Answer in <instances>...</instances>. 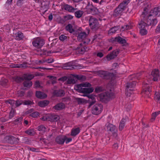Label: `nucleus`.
Masks as SVG:
<instances>
[{
	"instance_id": "nucleus-1",
	"label": "nucleus",
	"mask_w": 160,
	"mask_h": 160,
	"mask_svg": "<svg viewBox=\"0 0 160 160\" xmlns=\"http://www.w3.org/2000/svg\"><path fill=\"white\" fill-rule=\"evenodd\" d=\"M153 16L150 13L148 14V9L147 7L144 8L143 11L141 15V20L145 21L144 22L146 23V27L151 25V20H153Z\"/></svg>"
},
{
	"instance_id": "nucleus-2",
	"label": "nucleus",
	"mask_w": 160,
	"mask_h": 160,
	"mask_svg": "<svg viewBox=\"0 0 160 160\" xmlns=\"http://www.w3.org/2000/svg\"><path fill=\"white\" fill-rule=\"evenodd\" d=\"M113 95L111 90L109 91L101 93L99 95L100 100L102 102L106 103L113 98Z\"/></svg>"
},
{
	"instance_id": "nucleus-3",
	"label": "nucleus",
	"mask_w": 160,
	"mask_h": 160,
	"mask_svg": "<svg viewBox=\"0 0 160 160\" xmlns=\"http://www.w3.org/2000/svg\"><path fill=\"white\" fill-rule=\"evenodd\" d=\"M103 106L101 104H96L92 108V113L93 114L98 115L101 113L103 110Z\"/></svg>"
},
{
	"instance_id": "nucleus-4",
	"label": "nucleus",
	"mask_w": 160,
	"mask_h": 160,
	"mask_svg": "<svg viewBox=\"0 0 160 160\" xmlns=\"http://www.w3.org/2000/svg\"><path fill=\"white\" fill-rule=\"evenodd\" d=\"M44 40L40 38H37L35 39L32 42V44L35 47L38 48H41L44 44Z\"/></svg>"
},
{
	"instance_id": "nucleus-5",
	"label": "nucleus",
	"mask_w": 160,
	"mask_h": 160,
	"mask_svg": "<svg viewBox=\"0 0 160 160\" xmlns=\"http://www.w3.org/2000/svg\"><path fill=\"white\" fill-rule=\"evenodd\" d=\"M4 140L8 143L14 144H17L19 142V139L12 135H9L6 136L5 137Z\"/></svg>"
},
{
	"instance_id": "nucleus-6",
	"label": "nucleus",
	"mask_w": 160,
	"mask_h": 160,
	"mask_svg": "<svg viewBox=\"0 0 160 160\" xmlns=\"http://www.w3.org/2000/svg\"><path fill=\"white\" fill-rule=\"evenodd\" d=\"M88 36V34L85 32H81L78 34L77 36V39L78 41L80 42H82L83 44H88L90 42V40H89L88 42H86L88 39L86 38Z\"/></svg>"
},
{
	"instance_id": "nucleus-7",
	"label": "nucleus",
	"mask_w": 160,
	"mask_h": 160,
	"mask_svg": "<svg viewBox=\"0 0 160 160\" xmlns=\"http://www.w3.org/2000/svg\"><path fill=\"white\" fill-rule=\"evenodd\" d=\"M89 25L92 29H96L99 27L98 20L91 16L89 19Z\"/></svg>"
},
{
	"instance_id": "nucleus-8",
	"label": "nucleus",
	"mask_w": 160,
	"mask_h": 160,
	"mask_svg": "<svg viewBox=\"0 0 160 160\" xmlns=\"http://www.w3.org/2000/svg\"><path fill=\"white\" fill-rule=\"evenodd\" d=\"M142 92L144 93L148 97H149L151 95V88L150 85L145 82H143L142 84Z\"/></svg>"
},
{
	"instance_id": "nucleus-9",
	"label": "nucleus",
	"mask_w": 160,
	"mask_h": 160,
	"mask_svg": "<svg viewBox=\"0 0 160 160\" xmlns=\"http://www.w3.org/2000/svg\"><path fill=\"white\" fill-rule=\"evenodd\" d=\"M110 41L113 43L117 42L119 44H123V45H124V44L127 43V42L125 39L121 38L120 36H118L115 38H112L110 39Z\"/></svg>"
},
{
	"instance_id": "nucleus-10",
	"label": "nucleus",
	"mask_w": 160,
	"mask_h": 160,
	"mask_svg": "<svg viewBox=\"0 0 160 160\" xmlns=\"http://www.w3.org/2000/svg\"><path fill=\"white\" fill-rule=\"evenodd\" d=\"M138 25L140 28V33L141 35H145L147 34V31L146 30L145 28L146 26V23L143 21L141 20L140 22L138 23Z\"/></svg>"
},
{
	"instance_id": "nucleus-11",
	"label": "nucleus",
	"mask_w": 160,
	"mask_h": 160,
	"mask_svg": "<svg viewBox=\"0 0 160 160\" xmlns=\"http://www.w3.org/2000/svg\"><path fill=\"white\" fill-rule=\"evenodd\" d=\"M119 50L116 49L113 51L110 54L107 56V60L109 61L116 58L119 53Z\"/></svg>"
},
{
	"instance_id": "nucleus-12",
	"label": "nucleus",
	"mask_w": 160,
	"mask_h": 160,
	"mask_svg": "<svg viewBox=\"0 0 160 160\" xmlns=\"http://www.w3.org/2000/svg\"><path fill=\"white\" fill-rule=\"evenodd\" d=\"M107 129L108 131L112 132L113 136H117V133L116 132L117 130L115 125L109 123L107 126Z\"/></svg>"
},
{
	"instance_id": "nucleus-13",
	"label": "nucleus",
	"mask_w": 160,
	"mask_h": 160,
	"mask_svg": "<svg viewBox=\"0 0 160 160\" xmlns=\"http://www.w3.org/2000/svg\"><path fill=\"white\" fill-rule=\"evenodd\" d=\"M77 91L82 93H90L93 92L94 89L93 88H81L76 89Z\"/></svg>"
},
{
	"instance_id": "nucleus-14",
	"label": "nucleus",
	"mask_w": 160,
	"mask_h": 160,
	"mask_svg": "<svg viewBox=\"0 0 160 160\" xmlns=\"http://www.w3.org/2000/svg\"><path fill=\"white\" fill-rule=\"evenodd\" d=\"M159 70L158 69H154L152 72L151 75L154 81H157L158 78L160 80V73L159 74Z\"/></svg>"
},
{
	"instance_id": "nucleus-15",
	"label": "nucleus",
	"mask_w": 160,
	"mask_h": 160,
	"mask_svg": "<svg viewBox=\"0 0 160 160\" xmlns=\"http://www.w3.org/2000/svg\"><path fill=\"white\" fill-rule=\"evenodd\" d=\"M66 139V136H58L55 139V142L58 144L62 145Z\"/></svg>"
},
{
	"instance_id": "nucleus-16",
	"label": "nucleus",
	"mask_w": 160,
	"mask_h": 160,
	"mask_svg": "<svg viewBox=\"0 0 160 160\" xmlns=\"http://www.w3.org/2000/svg\"><path fill=\"white\" fill-rule=\"evenodd\" d=\"M83 43H81L78 47L76 49L78 50L79 52L81 54H83L85 52H87L89 50L88 48L83 45Z\"/></svg>"
},
{
	"instance_id": "nucleus-17",
	"label": "nucleus",
	"mask_w": 160,
	"mask_h": 160,
	"mask_svg": "<svg viewBox=\"0 0 160 160\" xmlns=\"http://www.w3.org/2000/svg\"><path fill=\"white\" fill-rule=\"evenodd\" d=\"M136 84V82L134 81L128 82L126 86V91H127V92L129 91H132L133 90V88L135 87Z\"/></svg>"
},
{
	"instance_id": "nucleus-18",
	"label": "nucleus",
	"mask_w": 160,
	"mask_h": 160,
	"mask_svg": "<svg viewBox=\"0 0 160 160\" xmlns=\"http://www.w3.org/2000/svg\"><path fill=\"white\" fill-rule=\"evenodd\" d=\"M62 7H63L65 10L70 12H74L77 9V8H75L72 6L65 3H63V4H62Z\"/></svg>"
},
{
	"instance_id": "nucleus-19",
	"label": "nucleus",
	"mask_w": 160,
	"mask_h": 160,
	"mask_svg": "<svg viewBox=\"0 0 160 160\" xmlns=\"http://www.w3.org/2000/svg\"><path fill=\"white\" fill-rule=\"evenodd\" d=\"M53 93L54 96L57 97H63L65 95L64 91L61 89L54 90Z\"/></svg>"
},
{
	"instance_id": "nucleus-20",
	"label": "nucleus",
	"mask_w": 160,
	"mask_h": 160,
	"mask_svg": "<svg viewBox=\"0 0 160 160\" xmlns=\"http://www.w3.org/2000/svg\"><path fill=\"white\" fill-rule=\"evenodd\" d=\"M150 13L153 16H160V6L154 8L150 11Z\"/></svg>"
},
{
	"instance_id": "nucleus-21",
	"label": "nucleus",
	"mask_w": 160,
	"mask_h": 160,
	"mask_svg": "<svg viewBox=\"0 0 160 160\" xmlns=\"http://www.w3.org/2000/svg\"><path fill=\"white\" fill-rule=\"evenodd\" d=\"M65 108V104L61 102L56 104L52 108L57 111H61L64 109Z\"/></svg>"
},
{
	"instance_id": "nucleus-22",
	"label": "nucleus",
	"mask_w": 160,
	"mask_h": 160,
	"mask_svg": "<svg viewBox=\"0 0 160 160\" xmlns=\"http://www.w3.org/2000/svg\"><path fill=\"white\" fill-rule=\"evenodd\" d=\"M87 11L89 13H91L92 15H97L99 12L98 9L93 6H92L91 7L88 8L87 10Z\"/></svg>"
},
{
	"instance_id": "nucleus-23",
	"label": "nucleus",
	"mask_w": 160,
	"mask_h": 160,
	"mask_svg": "<svg viewBox=\"0 0 160 160\" xmlns=\"http://www.w3.org/2000/svg\"><path fill=\"white\" fill-rule=\"evenodd\" d=\"M130 1V0H124L122 2L119 4L118 7L123 11Z\"/></svg>"
},
{
	"instance_id": "nucleus-24",
	"label": "nucleus",
	"mask_w": 160,
	"mask_h": 160,
	"mask_svg": "<svg viewBox=\"0 0 160 160\" xmlns=\"http://www.w3.org/2000/svg\"><path fill=\"white\" fill-rule=\"evenodd\" d=\"M76 67V66L72 65L71 62H68L65 64L62 68L66 70H72L75 69Z\"/></svg>"
},
{
	"instance_id": "nucleus-25",
	"label": "nucleus",
	"mask_w": 160,
	"mask_h": 160,
	"mask_svg": "<svg viewBox=\"0 0 160 160\" xmlns=\"http://www.w3.org/2000/svg\"><path fill=\"white\" fill-rule=\"evenodd\" d=\"M36 96L38 98L40 99H44L47 96V95L44 93L40 91L36 92Z\"/></svg>"
},
{
	"instance_id": "nucleus-26",
	"label": "nucleus",
	"mask_w": 160,
	"mask_h": 160,
	"mask_svg": "<svg viewBox=\"0 0 160 160\" xmlns=\"http://www.w3.org/2000/svg\"><path fill=\"white\" fill-rule=\"evenodd\" d=\"M49 103V101L48 100L41 101L38 102V105L41 107L44 108L48 106Z\"/></svg>"
},
{
	"instance_id": "nucleus-27",
	"label": "nucleus",
	"mask_w": 160,
	"mask_h": 160,
	"mask_svg": "<svg viewBox=\"0 0 160 160\" xmlns=\"http://www.w3.org/2000/svg\"><path fill=\"white\" fill-rule=\"evenodd\" d=\"M123 11L119 7H117L114 10L113 15V16L117 17L119 15H121Z\"/></svg>"
},
{
	"instance_id": "nucleus-28",
	"label": "nucleus",
	"mask_w": 160,
	"mask_h": 160,
	"mask_svg": "<svg viewBox=\"0 0 160 160\" xmlns=\"http://www.w3.org/2000/svg\"><path fill=\"white\" fill-rule=\"evenodd\" d=\"M91 86V85L90 83L87 82L82 83L80 84L77 85L76 88V89H78L80 88H82V87H90Z\"/></svg>"
},
{
	"instance_id": "nucleus-29",
	"label": "nucleus",
	"mask_w": 160,
	"mask_h": 160,
	"mask_svg": "<svg viewBox=\"0 0 160 160\" xmlns=\"http://www.w3.org/2000/svg\"><path fill=\"white\" fill-rule=\"evenodd\" d=\"M126 122V120L124 118H123L121 120L119 123V129L120 130L122 131L123 130L125 126Z\"/></svg>"
},
{
	"instance_id": "nucleus-30",
	"label": "nucleus",
	"mask_w": 160,
	"mask_h": 160,
	"mask_svg": "<svg viewBox=\"0 0 160 160\" xmlns=\"http://www.w3.org/2000/svg\"><path fill=\"white\" fill-rule=\"evenodd\" d=\"M80 131L79 128H77L74 129H72L71 132V135L73 136H75L78 134Z\"/></svg>"
},
{
	"instance_id": "nucleus-31",
	"label": "nucleus",
	"mask_w": 160,
	"mask_h": 160,
	"mask_svg": "<svg viewBox=\"0 0 160 160\" xmlns=\"http://www.w3.org/2000/svg\"><path fill=\"white\" fill-rule=\"evenodd\" d=\"M23 77L24 80L30 81L32 79L34 78V76L33 75L28 74H24L23 76Z\"/></svg>"
},
{
	"instance_id": "nucleus-32",
	"label": "nucleus",
	"mask_w": 160,
	"mask_h": 160,
	"mask_svg": "<svg viewBox=\"0 0 160 160\" xmlns=\"http://www.w3.org/2000/svg\"><path fill=\"white\" fill-rule=\"evenodd\" d=\"M114 74L113 73L107 72L104 79H112L114 77Z\"/></svg>"
},
{
	"instance_id": "nucleus-33",
	"label": "nucleus",
	"mask_w": 160,
	"mask_h": 160,
	"mask_svg": "<svg viewBox=\"0 0 160 160\" xmlns=\"http://www.w3.org/2000/svg\"><path fill=\"white\" fill-rule=\"evenodd\" d=\"M84 12L83 11L79 10L75 12L74 14L76 17L79 18L82 17L83 15Z\"/></svg>"
},
{
	"instance_id": "nucleus-34",
	"label": "nucleus",
	"mask_w": 160,
	"mask_h": 160,
	"mask_svg": "<svg viewBox=\"0 0 160 160\" xmlns=\"http://www.w3.org/2000/svg\"><path fill=\"white\" fill-rule=\"evenodd\" d=\"M23 85L24 87L30 88L32 85V83L30 80H25L23 82Z\"/></svg>"
},
{
	"instance_id": "nucleus-35",
	"label": "nucleus",
	"mask_w": 160,
	"mask_h": 160,
	"mask_svg": "<svg viewBox=\"0 0 160 160\" xmlns=\"http://www.w3.org/2000/svg\"><path fill=\"white\" fill-rule=\"evenodd\" d=\"M8 82V79L2 78L0 81V84L2 86H5L7 85Z\"/></svg>"
},
{
	"instance_id": "nucleus-36",
	"label": "nucleus",
	"mask_w": 160,
	"mask_h": 160,
	"mask_svg": "<svg viewBox=\"0 0 160 160\" xmlns=\"http://www.w3.org/2000/svg\"><path fill=\"white\" fill-rule=\"evenodd\" d=\"M77 81L76 78L74 77V78H69L67 80V84H74L76 83V82Z\"/></svg>"
},
{
	"instance_id": "nucleus-37",
	"label": "nucleus",
	"mask_w": 160,
	"mask_h": 160,
	"mask_svg": "<svg viewBox=\"0 0 160 160\" xmlns=\"http://www.w3.org/2000/svg\"><path fill=\"white\" fill-rule=\"evenodd\" d=\"M66 29L70 33H72L74 32V29L72 28V26L70 24H69L66 26Z\"/></svg>"
},
{
	"instance_id": "nucleus-38",
	"label": "nucleus",
	"mask_w": 160,
	"mask_h": 160,
	"mask_svg": "<svg viewBox=\"0 0 160 160\" xmlns=\"http://www.w3.org/2000/svg\"><path fill=\"white\" fill-rule=\"evenodd\" d=\"M119 26H115L111 28L108 31V33H114L118 29Z\"/></svg>"
},
{
	"instance_id": "nucleus-39",
	"label": "nucleus",
	"mask_w": 160,
	"mask_h": 160,
	"mask_svg": "<svg viewBox=\"0 0 160 160\" xmlns=\"http://www.w3.org/2000/svg\"><path fill=\"white\" fill-rule=\"evenodd\" d=\"M16 35L17 39L19 40L22 39L24 37L23 33L21 32H18Z\"/></svg>"
},
{
	"instance_id": "nucleus-40",
	"label": "nucleus",
	"mask_w": 160,
	"mask_h": 160,
	"mask_svg": "<svg viewBox=\"0 0 160 160\" xmlns=\"http://www.w3.org/2000/svg\"><path fill=\"white\" fill-rule=\"evenodd\" d=\"M76 100L79 104H83L86 102V101L83 98H76Z\"/></svg>"
},
{
	"instance_id": "nucleus-41",
	"label": "nucleus",
	"mask_w": 160,
	"mask_h": 160,
	"mask_svg": "<svg viewBox=\"0 0 160 160\" xmlns=\"http://www.w3.org/2000/svg\"><path fill=\"white\" fill-rule=\"evenodd\" d=\"M107 72L105 71H99L98 72V73L100 77L104 79Z\"/></svg>"
},
{
	"instance_id": "nucleus-42",
	"label": "nucleus",
	"mask_w": 160,
	"mask_h": 160,
	"mask_svg": "<svg viewBox=\"0 0 160 160\" xmlns=\"http://www.w3.org/2000/svg\"><path fill=\"white\" fill-rule=\"evenodd\" d=\"M22 117L19 118L14 121V123L15 124H20L22 123Z\"/></svg>"
},
{
	"instance_id": "nucleus-43",
	"label": "nucleus",
	"mask_w": 160,
	"mask_h": 160,
	"mask_svg": "<svg viewBox=\"0 0 160 160\" xmlns=\"http://www.w3.org/2000/svg\"><path fill=\"white\" fill-rule=\"evenodd\" d=\"M155 99L158 100V101H160V92H155Z\"/></svg>"
},
{
	"instance_id": "nucleus-44",
	"label": "nucleus",
	"mask_w": 160,
	"mask_h": 160,
	"mask_svg": "<svg viewBox=\"0 0 160 160\" xmlns=\"http://www.w3.org/2000/svg\"><path fill=\"white\" fill-rule=\"evenodd\" d=\"M25 132L30 135L33 136L35 134V132L33 130L29 129L26 130L25 131Z\"/></svg>"
},
{
	"instance_id": "nucleus-45",
	"label": "nucleus",
	"mask_w": 160,
	"mask_h": 160,
	"mask_svg": "<svg viewBox=\"0 0 160 160\" xmlns=\"http://www.w3.org/2000/svg\"><path fill=\"white\" fill-rule=\"evenodd\" d=\"M15 112V110L13 108H11V110L9 114V119H11L14 116Z\"/></svg>"
},
{
	"instance_id": "nucleus-46",
	"label": "nucleus",
	"mask_w": 160,
	"mask_h": 160,
	"mask_svg": "<svg viewBox=\"0 0 160 160\" xmlns=\"http://www.w3.org/2000/svg\"><path fill=\"white\" fill-rule=\"evenodd\" d=\"M15 81L18 83H20L24 81L23 76L22 77H17L15 79Z\"/></svg>"
},
{
	"instance_id": "nucleus-47",
	"label": "nucleus",
	"mask_w": 160,
	"mask_h": 160,
	"mask_svg": "<svg viewBox=\"0 0 160 160\" xmlns=\"http://www.w3.org/2000/svg\"><path fill=\"white\" fill-rule=\"evenodd\" d=\"M75 78L78 80H83L85 78V76L83 75H76L74 76Z\"/></svg>"
},
{
	"instance_id": "nucleus-48",
	"label": "nucleus",
	"mask_w": 160,
	"mask_h": 160,
	"mask_svg": "<svg viewBox=\"0 0 160 160\" xmlns=\"http://www.w3.org/2000/svg\"><path fill=\"white\" fill-rule=\"evenodd\" d=\"M34 104V103L33 102L29 100H24L23 101V104L25 105H31Z\"/></svg>"
},
{
	"instance_id": "nucleus-49",
	"label": "nucleus",
	"mask_w": 160,
	"mask_h": 160,
	"mask_svg": "<svg viewBox=\"0 0 160 160\" xmlns=\"http://www.w3.org/2000/svg\"><path fill=\"white\" fill-rule=\"evenodd\" d=\"M142 72L137 73L134 75H132L133 77H134L135 78L139 80L140 78V76L142 75Z\"/></svg>"
},
{
	"instance_id": "nucleus-50",
	"label": "nucleus",
	"mask_w": 160,
	"mask_h": 160,
	"mask_svg": "<svg viewBox=\"0 0 160 160\" xmlns=\"http://www.w3.org/2000/svg\"><path fill=\"white\" fill-rule=\"evenodd\" d=\"M67 36H65L64 35L62 34L59 36V39L61 41H64L67 40Z\"/></svg>"
},
{
	"instance_id": "nucleus-51",
	"label": "nucleus",
	"mask_w": 160,
	"mask_h": 160,
	"mask_svg": "<svg viewBox=\"0 0 160 160\" xmlns=\"http://www.w3.org/2000/svg\"><path fill=\"white\" fill-rule=\"evenodd\" d=\"M39 113L38 112H35L31 114L30 116L32 117L35 118L39 116Z\"/></svg>"
},
{
	"instance_id": "nucleus-52",
	"label": "nucleus",
	"mask_w": 160,
	"mask_h": 160,
	"mask_svg": "<svg viewBox=\"0 0 160 160\" xmlns=\"http://www.w3.org/2000/svg\"><path fill=\"white\" fill-rule=\"evenodd\" d=\"M22 104H23V101L22 100H17L16 101L15 105L17 107H19Z\"/></svg>"
},
{
	"instance_id": "nucleus-53",
	"label": "nucleus",
	"mask_w": 160,
	"mask_h": 160,
	"mask_svg": "<svg viewBox=\"0 0 160 160\" xmlns=\"http://www.w3.org/2000/svg\"><path fill=\"white\" fill-rule=\"evenodd\" d=\"M102 88L101 87H97L95 89V91L97 93H98L102 92Z\"/></svg>"
},
{
	"instance_id": "nucleus-54",
	"label": "nucleus",
	"mask_w": 160,
	"mask_h": 160,
	"mask_svg": "<svg viewBox=\"0 0 160 160\" xmlns=\"http://www.w3.org/2000/svg\"><path fill=\"white\" fill-rule=\"evenodd\" d=\"M52 120L53 122L57 121L59 119V117L57 115H53L52 116Z\"/></svg>"
},
{
	"instance_id": "nucleus-55",
	"label": "nucleus",
	"mask_w": 160,
	"mask_h": 160,
	"mask_svg": "<svg viewBox=\"0 0 160 160\" xmlns=\"http://www.w3.org/2000/svg\"><path fill=\"white\" fill-rule=\"evenodd\" d=\"M38 129L39 131H45L46 129V128L43 125H41L38 127Z\"/></svg>"
},
{
	"instance_id": "nucleus-56",
	"label": "nucleus",
	"mask_w": 160,
	"mask_h": 160,
	"mask_svg": "<svg viewBox=\"0 0 160 160\" xmlns=\"http://www.w3.org/2000/svg\"><path fill=\"white\" fill-rule=\"evenodd\" d=\"M73 18V16L70 15H68L64 17V19L66 21L72 19Z\"/></svg>"
},
{
	"instance_id": "nucleus-57",
	"label": "nucleus",
	"mask_w": 160,
	"mask_h": 160,
	"mask_svg": "<svg viewBox=\"0 0 160 160\" xmlns=\"http://www.w3.org/2000/svg\"><path fill=\"white\" fill-rule=\"evenodd\" d=\"M6 103H8L12 105H13L15 103V101L13 100L9 99L5 101Z\"/></svg>"
},
{
	"instance_id": "nucleus-58",
	"label": "nucleus",
	"mask_w": 160,
	"mask_h": 160,
	"mask_svg": "<svg viewBox=\"0 0 160 160\" xmlns=\"http://www.w3.org/2000/svg\"><path fill=\"white\" fill-rule=\"evenodd\" d=\"M151 25L155 26L157 23L158 21L157 19L153 18V20H151Z\"/></svg>"
},
{
	"instance_id": "nucleus-59",
	"label": "nucleus",
	"mask_w": 160,
	"mask_h": 160,
	"mask_svg": "<svg viewBox=\"0 0 160 160\" xmlns=\"http://www.w3.org/2000/svg\"><path fill=\"white\" fill-rule=\"evenodd\" d=\"M54 61V60L53 59L50 58L46 60H43V62H46L48 63H50Z\"/></svg>"
},
{
	"instance_id": "nucleus-60",
	"label": "nucleus",
	"mask_w": 160,
	"mask_h": 160,
	"mask_svg": "<svg viewBox=\"0 0 160 160\" xmlns=\"http://www.w3.org/2000/svg\"><path fill=\"white\" fill-rule=\"evenodd\" d=\"M67 79H68V78L67 77L64 76V77H62L59 78V80L61 81L64 82L66 81Z\"/></svg>"
},
{
	"instance_id": "nucleus-61",
	"label": "nucleus",
	"mask_w": 160,
	"mask_h": 160,
	"mask_svg": "<svg viewBox=\"0 0 160 160\" xmlns=\"http://www.w3.org/2000/svg\"><path fill=\"white\" fill-rule=\"evenodd\" d=\"M92 101H89V108H90V107H91V106L92 105H93L94 103H95L96 102V101L95 100V99H92V100H91Z\"/></svg>"
},
{
	"instance_id": "nucleus-62",
	"label": "nucleus",
	"mask_w": 160,
	"mask_h": 160,
	"mask_svg": "<svg viewBox=\"0 0 160 160\" xmlns=\"http://www.w3.org/2000/svg\"><path fill=\"white\" fill-rule=\"evenodd\" d=\"M18 94L19 96L22 97L25 94V92L24 91H20L18 92Z\"/></svg>"
},
{
	"instance_id": "nucleus-63",
	"label": "nucleus",
	"mask_w": 160,
	"mask_h": 160,
	"mask_svg": "<svg viewBox=\"0 0 160 160\" xmlns=\"http://www.w3.org/2000/svg\"><path fill=\"white\" fill-rule=\"evenodd\" d=\"M93 6L92 4H90V3L89 2H88V4L87 6H86V8L87 10H88V8H89L91 7L92 6Z\"/></svg>"
},
{
	"instance_id": "nucleus-64",
	"label": "nucleus",
	"mask_w": 160,
	"mask_h": 160,
	"mask_svg": "<svg viewBox=\"0 0 160 160\" xmlns=\"http://www.w3.org/2000/svg\"><path fill=\"white\" fill-rule=\"evenodd\" d=\"M156 31L157 32H160V23L159 24L157 27V28L156 29Z\"/></svg>"
}]
</instances>
